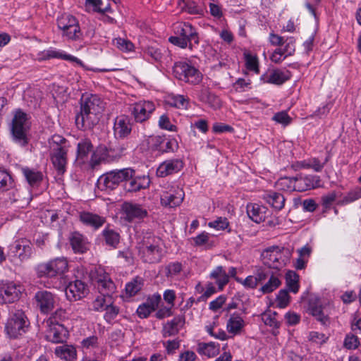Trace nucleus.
Here are the masks:
<instances>
[{
  "label": "nucleus",
  "mask_w": 361,
  "mask_h": 361,
  "mask_svg": "<svg viewBox=\"0 0 361 361\" xmlns=\"http://www.w3.org/2000/svg\"><path fill=\"white\" fill-rule=\"evenodd\" d=\"M102 4V0H85V7L87 10H89L90 8L92 7L94 12L100 13L111 12V7L109 5H107L106 7L102 8L101 7Z\"/></svg>",
  "instance_id": "8fccbe9b"
},
{
  "label": "nucleus",
  "mask_w": 361,
  "mask_h": 361,
  "mask_svg": "<svg viewBox=\"0 0 361 361\" xmlns=\"http://www.w3.org/2000/svg\"><path fill=\"white\" fill-rule=\"evenodd\" d=\"M277 305L281 308H284L290 302V295L286 289H282L279 292L276 298Z\"/></svg>",
  "instance_id": "bf43d9fd"
},
{
  "label": "nucleus",
  "mask_w": 361,
  "mask_h": 361,
  "mask_svg": "<svg viewBox=\"0 0 361 361\" xmlns=\"http://www.w3.org/2000/svg\"><path fill=\"white\" fill-rule=\"evenodd\" d=\"M321 180L317 176H298L295 177V185L296 191L303 192L311 190L320 185Z\"/></svg>",
  "instance_id": "412c9836"
},
{
  "label": "nucleus",
  "mask_w": 361,
  "mask_h": 361,
  "mask_svg": "<svg viewBox=\"0 0 361 361\" xmlns=\"http://www.w3.org/2000/svg\"><path fill=\"white\" fill-rule=\"evenodd\" d=\"M47 327L46 338L52 343L64 342L68 337V331L64 326L59 323L45 324Z\"/></svg>",
  "instance_id": "f3484780"
},
{
  "label": "nucleus",
  "mask_w": 361,
  "mask_h": 361,
  "mask_svg": "<svg viewBox=\"0 0 361 361\" xmlns=\"http://www.w3.org/2000/svg\"><path fill=\"white\" fill-rule=\"evenodd\" d=\"M74 28L69 27L68 30L62 32V36L66 37L68 40L77 41L81 39L82 32L79 26V23L73 25Z\"/></svg>",
  "instance_id": "3c124183"
},
{
  "label": "nucleus",
  "mask_w": 361,
  "mask_h": 361,
  "mask_svg": "<svg viewBox=\"0 0 361 361\" xmlns=\"http://www.w3.org/2000/svg\"><path fill=\"white\" fill-rule=\"evenodd\" d=\"M184 196L185 193L182 188L178 185H171L162 192L161 204L164 207H175L182 203Z\"/></svg>",
  "instance_id": "ddd939ff"
},
{
  "label": "nucleus",
  "mask_w": 361,
  "mask_h": 361,
  "mask_svg": "<svg viewBox=\"0 0 361 361\" xmlns=\"http://www.w3.org/2000/svg\"><path fill=\"white\" fill-rule=\"evenodd\" d=\"M290 78V73L288 71H281L279 69L269 70L261 75V80L264 83L281 85Z\"/></svg>",
  "instance_id": "aec40b11"
},
{
  "label": "nucleus",
  "mask_w": 361,
  "mask_h": 361,
  "mask_svg": "<svg viewBox=\"0 0 361 361\" xmlns=\"http://www.w3.org/2000/svg\"><path fill=\"white\" fill-rule=\"evenodd\" d=\"M267 210V207L257 204L250 203L247 205L248 216L256 223H260L265 220Z\"/></svg>",
  "instance_id": "c756f323"
},
{
  "label": "nucleus",
  "mask_w": 361,
  "mask_h": 361,
  "mask_svg": "<svg viewBox=\"0 0 361 361\" xmlns=\"http://www.w3.org/2000/svg\"><path fill=\"white\" fill-rule=\"evenodd\" d=\"M173 75L178 80L192 85H197L202 80V74L197 68L183 61L174 63Z\"/></svg>",
  "instance_id": "1a4fd4ad"
},
{
  "label": "nucleus",
  "mask_w": 361,
  "mask_h": 361,
  "mask_svg": "<svg viewBox=\"0 0 361 361\" xmlns=\"http://www.w3.org/2000/svg\"><path fill=\"white\" fill-rule=\"evenodd\" d=\"M132 128L130 118L125 115L116 118L114 125V133L117 138H125L131 133Z\"/></svg>",
  "instance_id": "5701e85b"
},
{
  "label": "nucleus",
  "mask_w": 361,
  "mask_h": 361,
  "mask_svg": "<svg viewBox=\"0 0 361 361\" xmlns=\"http://www.w3.org/2000/svg\"><path fill=\"white\" fill-rule=\"evenodd\" d=\"M111 296L100 294L92 302V308L94 311L102 312L105 310L106 305L111 302Z\"/></svg>",
  "instance_id": "49530a36"
},
{
  "label": "nucleus",
  "mask_w": 361,
  "mask_h": 361,
  "mask_svg": "<svg viewBox=\"0 0 361 361\" xmlns=\"http://www.w3.org/2000/svg\"><path fill=\"white\" fill-rule=\"evenodd\" d=\"M185 324V318L182 315L175 317L170 322H166L162 330L164 337H169L177 334Z\"/></svg>",
  "instance_id": "a878e982"
},
{
  "label": "nucleus",
  "mask_w": 361,
  "mask_h": 361,
  "mask_svg": "<svg viewBox=\"0 0 361 361\" xmlns=\"http://www.w3.org/2000/svg\"><path fill=\"white\" fill-rule=\"evenodd\" d=\"M128 184L126 185V189L128 192H137L145 189L149 186L150 180L147 176H133L128 180Z\"/></svg>",
  "instance_id": "cd10ccee"
},
{
  "label": "nucleus",
  "mask_w": 361,
  "mask_h": 361,
  "mask_svg": "<svg viewBox=\"0 0 361 361\" xmlns=\"http://www.w3.org/2000/svg\"><path fill=\"white\" fill-rule=\"evenodd\" d=\"M13 185L11 175L5 170L0 169V189L7 190Z\"/></svg>",
  "instance_id": "6e6d98bb"
},
{
  "label": "nucleus",
  "mask_w": 361,
  "mask_h": 361,
  "mask_svg": "<svg viewBox=\"0 0 361 361\" xmlns=\"http://www.w3.org/2000/svg\"><path fill=\"white\" fill-rule=\"evenodd\" d=\"M244 326L243 319L238 314H233L227 322L226 329L228 333L236 335L241 332Z\"/></svg>",
  "instance_id": "7c9ffc66"
},
{
  "label": "nucleus",
  "mask_w": 361,
  "mask_h": 361,
  "mask_svg": "<svg viewBox=\"0 0 361 361\" xmlns=\"http://www.w3.org/2000/svg\"><path fill=\"white\" fill-rule=\"evenodd\" d=\"M295 40L292 37H287L286 39H284L283 44H285V46L282 49V51L285 54L286 56H291L295 52Z\"/></svg>",
  "instance_id": "e2e57ef3"
},
{
  "label": "nucleus",
  "mask_w": 361,
  "mask_h": 361,
  "mask_svg": "<svg viewBox=\"0 0 361 361\" xmlns=\"http://www.w3.org/2000/svg\"><path fill=\"white\" fill-rule=\"evenodd\" d=\"M29 326V321L22 310L11 313L5 325V331L11 338H17L24 334Z\"/></svg>",
  "instance_id": "6e6552de"
},
{
  "label": "nucleus",
  "mask_w": 361,
  "mask_h": 361,
  "mask_svg": "<svg viewBox=\"0 0 361 361\" xmlns=\"http://www.w3.org/2000/svg\"><path fill=\"white\" fill-rule=\"evenodd\" d=\"M168 103L171 106L180 109H186L189 105L188 99L180 94L169 96Z\"/></svg>",
  "instance_id": "a18cd8bd"
},
{
  "label": "nucleus",
  "mask_w": 361,
  "mask_h": 361,
  "mask_svg": "<svg viewBox=\"0 0 361 361\" xmlns=\"http://www.w3.org/2000/svg\"><path fill=\"white\" fill-rule=\"evenodd\" d=\"M283 248L272 246L264 250L262 254L264 264L273 269H279L286 264V259L283 258Z\"/></svg>",
  "instance_id": "f8f14e48"
},
{
  "label": "nucleus",
  "mask_w": 361,
  "mask_h": 361,
  "mask_svg": "<svg viewBox=\"0 0 361 361\" xmlns=\"http://www.w3.org/2000/svg\"><path fill=\"white\" fill-rule=\"evenodd\" d=\"M361 197V188H356L350 191L343 198V202L350 203Z\"/></svg>",
  "instance_id": "774afa93"
},
{
  "label": "nucleus",
  "mask_w": 361,
  "mask_h": 361,
  "mask_svg": "<svg viewBox=\"0 0 361 361\" xmlns=\"http://www.w3.org/2000/svg\"><path fill=\"white\" fill-rule=\"evenodd\" d=\"M113 44L122 51H131L134 49L133 44L130 40L124 38H115L113 40Z\"/></svg>",
  "instance_id": "864d4df0"
},
{
  "label": "nucleus",
  "mask_w": 361,
  "mask_h": 361,
  "mask_svg": "<svg viewBox=\"0 0 361 361\" xmlns=\"http://www.w3.org/2000/svg\"><path fill=\"white\" fill-rule=\"evenodd\" d=\"M54 353L57 357L66 361H74L76 358V350L73 345H63L57 346Z\"/></svg>",
  "instance_id": "473e14b6"
},
{
  "label": "nucleus",
  "mask_w": 361,
  "mask_h": 361,
  "mask_svg": "<svg viewBox=\"0 0 361 361\" xmlns=\"http://www.w3.org/2000/svg\"><path fill=\"white\" fill-rule=\"evenodd\" d=\"M101 161H111L109 157V148L104 145H99L93 152L91 159V162L94 166L99 164Z\"/></svg>",
  "instance_id": "e433bc0d"
},
{
  "label": "nucleus",
  "mask_w": 361,
  "mask_h": 361,
  "mask_svg": "<svg viewBox=\"0 0 361 361\" xmlns=\"http://www.w3.org/2000/svg\"><path fill=\"white\" fill-rule=\"evenodd\" d=\"M276 312H269L263 315V320L266 325L278 329L280 326V323L277 321Z\"/></svg>",
  "instance_id": "69168bd1"
},
{
  "label": "nucleus",
  "mask_w": 361,
  "mask_h": 361,
  "mask_svg": "<svg viewBox=\"0 0 361 361\" xmlns=\"http://www.w3.org/2000/svg\"><path fill=\"white\" fill-rule=\"evenodd\" d=\"M208 226L218 231L225 230L228 227L229 222L226 217H218L216 220L210 221Z\"/></svg>",
  "instance_id": "052dcab7"
},
{
  "label": "nucleus",
  "mask_w": 361,
  "mask_h": 361,
  "mask_svg": "<svg viewBox=\"0 0 361 361\" xmlns=\"http://www.w3.org/2000/svg\"><path fill=\"white\" fill-rule=\"evenodd\" d=\"M106 245L116 247L120 240V236L118 233L111 229H104L102 231Z\"/></svg>",
  "instance_id": "de8ad7c7"
},
{
  "label": "nucleus",
  "mask_w": 361,
  "mask_h": 361,
  "mask_svg": "<svg viewBox=\"0 0 361 361\" xmlns=\"http://www.w3.org/2000/svg\"><path fill=\"white\" fill-rule=\"evenodd\" d=\"M104 104L101 98L96 94L82 95L80 104V113L75 118L79 128L92 129L102 117Z\"/></svg>",
  "instance_id": "f257e3e1"
},
{
  "label": "nucleus",
  "mask_w": 361,
  "mask_h": 361,
  "mask_svg": "<svg viewBox=\"0 0 361 361\" xmlns=\"http://www.w3.org/2000/svg\"><path fill=\"white\" fill-rule=\"evenodd\" d=\"M93 146L88 139H83L78 143L77 155L78 158L84 159L87 157L89 153L92 152Z\"/></svg>",
  "instance_id": "79ce46f5"
},
{
  "label": "nucleus",
  "mask_w": 361,
  "mask_h": 361,
  "mask_svg": "<svg viewBox=\"0 0 361 361\" xmlns=\"http://www.w3.org/2000/svg\"><path fill=\"white\" fill-rule=\"evenodd\" d=\"M182 9L190 14H200L202 9L197 4L192 1H187L184 3Z\"/></svg>",
  "instance_id": "680f3d73"
},
{
  "label": "nucleus",
  "mask_w": 361,
  "mask_h": 361,
  "mask_svg": "<svg viewBox=\"0 0 361 361\" xmlns=\"http://www.w3.org/2000/svg\"><path fill=\"white\" fill-rule=\"evenodd\" d=\"M310 313L323 325H328L330 323L329 317L324 313L322 306L316 302H310Z\"/></svg>",
  "instance_id": "f704fd0d"
},
{
  "label": "nucleus",
  "mask_w": 361,
  "mask_h": 361,
  "mask_svg": "<svg viewBox=\"0 0 361 361\" xmlns=\"http://www.w3.org/2000/svg\"><path fill=\"white\" fill-rule=\"evenodd\" d=\"M134 175L135 171L131 168L112 170L99 176L97 185L101 190H113L121 183L131 179Z\"/></svg>",
  "instance_id": "39448f33"
},
{
  "label": "nucleus",
  "mask_w": 361,
  "mask_h": 361,
  "mask_svg": "<svg viewBox=\"0 0 361 361\" xmlns=\"http://www.w3.org/2000/svg\"><path fill=\"white\" fill-rule=\"evenodd\" d=\"M87 285L80 280L70 282L65 289L66 295L69 300H78L87 293Z\"/></svg>",
  "instance_id": "6ab92c4d"
},
{
  "label": "nucleus",
  "mask_w": 361,
  "mask_h": 361,
  "mask_svg": "<svg viewBox=\"0 0 361 361\" xmlns=\"http://www.w3.org/2000/svg\"><path fill=\"white\" fill-rule=\"evenodd\" d=\"M50 157L59 174L65 172L67 163V152L69 147L68 141L59 135H54L49 140Z\"/></svg>",
  "instance_id": "7ed1b4c3"
},
{
  "label": "nucleus",
  "mask_w": 361,
  "mask_h": 361,
  "mask_svg": "<svg viewBox=\"0 0 361 361\" xmlns=\"http://www.w3.org/2000/svg\"><path fill=\"white\" fill-rule=\"evenodd\" d=\"M299 276L294 271H288L286 274V283L288 290L294 293L299 290Z\"/></svg>",
  "instance_id": "a19ab883"
},
{
  "label": "nucleus",
  "mask_w": 361,
  "mask_h": 361,
  "mask_svg": "<svg viewBox=\"0 0 361 361\" xmlns=\"http://www.w3.org/2000/svg\"><path fill=\"white\" fill-rule=\"evenodd\" d=\"M104 310H106L104 319L107 322H110L111 320L116 318V317L118 315L119 312V309L116 306H114L112 305V302L106 305V307Z\"/></svg>",
  "instance_id": "0e129e2a"
},
{
  "label": "nucleus",
  "mask_w": 361,
  "mask_h": 361,
  "mask_svg": "<svg viewBox=\"0 0 361 361\" xmlns=\"http://www.w3.org/2000/svg\"><path fill=\"white\" fill-rule=\"evenodd\" d=\"M78 23V20L72 15L63 14L57 19V25L60 30L64 32L69 27L74 28L73 25Z\"/></svg>",
  "instance_id": "58836bf2"
},
{
  "label": "nucleus",
  "mask_w": 361,
  "mask_h": 361,
  "mask_svg": "<svg viewBox=\"0 0 361 361\" xmlns=\"http://www.w3.org/2000/svg\"><path fill=\"white\" fill-rule=\"evenodd\" d=\"M295 177H283L278 180L276 185L279 188L284 190H295Z\"/></svg>",
  "instance_id": "4d7b16f0"
},
{
  "label": "nucleus",
  "mask_w": 361,
  "mask_h": 361,
  "mask_svg": "<svg viewBox=\"0 0 361 361\" xmlns=\"http://www.w3.org/2000/svg\"><path fill=\"white\" fill-rule=\"evenodd\" d=\"M72 249L75 253H85L89 250L87 239L78 232H73L69 237Z\"/></svg>",
  "instance_id": "393cba45"
},
{
  "label": "nucleus",
  "mask_w": 361,
  "mask_h": 361,
  "mask_svg": "<svg viewBox=\"0 0 361 361\" xmlns=\"http://www.w3.org/2000/svg\"><path fill=\"white\" fill-rule=\"evenodd\" d=\"M80 220L85 226L97 230L102 227L106 222V219L97 214L82 212L80 214Z\"/></svg>",
  "instance_id": "b1692460"
},
{
  "label": "nucleus",
  "mask_w": 361,
  "mask_h": 361,
  "mask_svg": "<svg viewBox=\"0 0 361 361\" xmlns=\"http://www.w3.org/2000/svg\"><path fill=\"white\" fill-rule=\"evenodd\" d=\"M162 240L159 237L147 233L140 243L139 251L144 262L157 263L163 257Z\"/></svg>",
  "instance_id": "20e7f679"
},
{
  "label": "nucleus",
  "mask_w": 361,
  "mask_h": 361,
  "mask_svg": "<svg viewBox=\"0 0 361 361\" xmlns=\"http://www.w3.org/2000/svg\"><path fill=\"white\" fill-rule=\"evenodd\" d=\"M121 209L123 219L128 222L140 221L148 215L147 210L142 205L131 202H125Z\"/></svg>",
  "instance_id": "4468645a"
},
{
  "label": "nucleus",
  "mask_w": 361,
  "mask_h": 361,
  "mask_svg": "<svg viewBox=\"0 0 361 361\" xmlns=\"http://www.w3.org/2000/svg\"><path fill=\"white\" fill-rule=\"evenodd\" d=\"M182 269L181 263L178 262H171L166 267V275L167 277H172L178 274Z\"/></svg>",
  "instance_id": "13d9d810"
},
{
  "label": "nucleus",
  "mask_w": 361,
  "mask_h": 361,
  "mask_svg": "<svg viewBox=\"0 0 361 361\" xmlns=\"http://www.w3.org/2000/svg\"><path fill=\"white\" fill-rule=\"evenodd\" d=\"M262 199L277 210H281L284 207L286 199L279 192L275 191L266 192L262 195Z\"/></svg>",
  "instance_id": "c85d7f7f"
},
{
  "label": "nucleus",
  "mask_w": 361,
  "mask_h": 361,
  "mask_svg": "<svg viewBox=\"0 0 361 361\" xmlns=\"http://www.w3.org/2000/svg\"><path fill=\"white\" fill-rule=\"evenodd\" d=\"M183 167V161L180 159L166 160L159 165L157 174L159 177H166L180 171Z\"/></svg>",
  "instance_id": "4be33fe9"
},
{
  "label": "nucleus",
  "mask_w": 361,
  "mask_h": 361,
  "mask_svg": "<svg viewBox=\"0 0 361 361\" xmlns=\"http://www.w3.org/2000/svg\"><path fill=\"white\" fill-rule=\"evenodd\" d=\"M167 50L165 49H161L157 47L148 46L145 48L144 53L146 56L150 57L152 60L156 62H161L164 53H166Z\"/></svg>",
  "instance_id": "37998d69"
},
{
  "label": "nucleus",
  "mask_w": 361,
  "mask_h": 361,
  "mask_svg": "<svg viewBox=\"0 0 361 361\" xmlns=\"http://www.w3.org/2000/svg\"><path fill=\"white\" fill-rule=\"evenodd\" d=\"M37 307L41 313L48 314L55 307L56 295L48 290H39L35 293Z\"/></svg>",
  "instance_id": "dca6fc26"
},
{
  "label": "nucleus",
  "mask_w": 361,
  "mask_h": 361,
  "mask_svg": "<svg viewBox=\"0 0 361 361\" xmlns=\"http://www.w3.org/2000/svg\"><path fill=\"white\" fill-rule=\"evenodd\" d=\"M197 351L202 355L207 357H214L219 353V345L214 342L200 343L197 345Z\"/></svg>",
  "instance_id": "2f4dec72"
},
{
  "label": "nucleus",
  "mask_w": 361,
  "mask_h": 361,
  "mask_svg": "<svg viewBox=\"0 0 361 361\" xmlns=\"http://www.w3.org/2000/svg\"><path fill=\"white\" fill-rule=\"evenodd\" d=\"M30 130L29 117L27 114L18 109L15 114L11 126L13 140L21 147L27 145L28 132Z\"/></svg>",
  "instance_id": "423d86ee"
},
{
  "label": "nucleus",
  "mask_w": 361,
  "mask_h": 361,
  "mask_svg": "<svg viewBox=\"0 0 361 361\" xmlns=\"http://www.w3.org/2000/svg\"><path fill=\"white\" fill-rule=\"evenodd\" d=\"M155 106L153 102L143 101L136 103L131 112L137 122H143L149 118V115L154 111Z\"/></svg>",
  "instance_id": "a211bd4d"
},
{
  "label": "nucleus",
  "mask_w": 361,
  "mask_h": 361,
  "mask_svg": "<svg viewBox=\"0 0 361 361\" xmlns=\"http://www.w3.org/2000/svg\"><path fill=\"white\" fill-rule=\"evenodd\" d=\"M174 33L176 36H171L169 41L182 49L188 47L192 49L193 44H199L198 34L195 27L188 23L179 22L173 25Z\"/></svg>",
  "instance_id": "f03ea898"
},
{
  "label": "nucleus",
  "mask_w": 361,
  "mask_h": 361,
  "mask_svg": "<svg viewBox=\"0 0 361 361\" xmlns=\"http://www.w3.org/2000/svg\"><path fill=\"white\" fill-rule=\"evenodd\" d=\"M68 317V314L66 310L62 308L57 309L49 319L45 321V324L59 323L63 322Z\"/></svg>",
  "instance_id": "09e8293b"
},
{
  "label": "nucleus",
  "mask_w": 361,
  "mask_h": 361,
  "mask_svg": "<svg viewBox=\"0 0 361 361\" xmlns=\"http://www.w3.org/2000/svg\"><path fill=\"white\" fill-rule=\"evenodd\" d=\"M39 277L52 278L61 276L68 270V263L65 257H56L39 264L36 269Z\"/></svg>",
  "instance_id": "0eeeda50"
},
{
  "label": "nucleus",
  "mask_w": 361,
  "mask_h": 361,
  "mask_svg": "<svg viewBox=\"0 0 361 361\" xmlns=\"http://www.w3.org/2000/svg\"><path fill=\"white\" fill-rule=\"evenodd\" d=\"M21 287L13 281H0V304L13 303L19 300Z\"/></svg>",
  "instance_id": "9b49d317"
},
{
  "label": "nucleus",
  "mask_w": 361,
  "mask_h": 361,
  "mask_svg": "<svg viewBox=\"0 0 361 361\" xmlns=\"http://www.w3.org/2000/svg\"><path fill=\"white\" fill-rule=\"evenodd\" d=\"M246 68L249 71H255L256 73H259V62L256 56L250 53H245Z\"/></svg>",
  "instance_id": "5fc2aeb1"
},
{
  "label": "nucleus",
  "mask_w": 361,
  "mask_h": 361,
  "mask_svg": "<svg viewBox=\"0 0 361 361\" xmlns=\"http://www.w3.org/2000/svg\"><path fill=\"white\" fill-rule=\"evenodd\" d=\"M144 280L140 276L133 278L130 282L126 285V293L128 296L135 295L142 288Z\"/></svg>",
  "instance_id": "4c0bfd02"
},
{
  "label": "nucleus",
  "mask_w": 361,
  "mask_h": 361,
  "mask_svg": "<svg viewBox=\"0 0 361 361\" xmlns=\"http://www.w3.org/2000/svg\"><path fill=\"white\" fill-rule=\"evenodd\" d=\"M22 171L27 183L31 186H37L42 180L43 174L40 171L27 167L23 168Z\"/></svg>",
  "instance_id": "c9c22d12"
},
{
  "label": "nucleus",
  "mask_w": 361,
  "mask_h": 361,
  "mask_svg": "<svg viewBox=\"0 0 361 361\" xmlns=\"http://www.w3.org/2000/svg\"><path fill=\"white\" fill-rule=\"evenodd\" d=\"M127 152V147L125 144H116L109 147V157L111 161L118 160L125 156Z\"/></svg>",
  "instance_id": "ea45409f"
},
{
  "label": "nucleus",
  "mask_w": 361,
  "mask_h": 361,
  "mask_svg": "<svg viewBox=\"0 0 361 361\" xmlns=\"http://www.w3.org/2000/svg\"><path fill=\"white\" fill-rule=\"evenodd\" d=\"M271 271L262 268L257 269L254 276L256 279V282L258 284H262L269 277Z\"/></svg>",
  "instance_id": "338daca9"
},
{
  "label": "nucleus",
  "mask_w": 361,
  "mask_h": 361,
  "mask_svg": "<svg viewBox=\"0 0 361 361\" xmlns=\"http://www.w3.org/2000/svg\"><path fill=\"white\" fill-rule=\"evenodd\" d=\"M200 98L204 102H210L212 99H214L212 107L214 109H217L221 106V102L219 97L214 94H212L207 89H202L201 90Z\"/></svg>",
  "instance_id": "603ef678"
},
{
  "label": "nucleus",
  "mask_w": 361,
  "mask_h": 361,
  "mask_svg": "<svg viewBox=\"0 0 361 361\" xmlns=\"http://www.w3.org/2000/svg\"><path fill=\"white\" fill-rule=\"evenodd\" d=\"M91 281L97 286L100 294L111 296L116 290V286L109 274L102 267H94L89 272Z\"/></svg>",
  "instance_id": "9d476101"
},
{
  "label": "nucleus",
  "mask_w": 361,
  "mask_h": 361,
  "mask_svg": "<svg viewBox=\"0 0 361 361\" xmlns=\"http://www.w3.org/2000/svg\"><path fill=\"white\" fill-rule=\"evenodd\" d=\"M280 274H274L272 271L268 277V281L265 283L260 288L263 293H270L279 288L281 284V281L279 278Z\"/></svg>",
  "instance_id": "72a5a7b5"
},
{
  "label": "nucleus",
  "mask_w": 361,
  "mask_h": 361,
  "mask_svg": "<svg viewBox=\"0 0 361 361\" xmlns=\"http://www.w3.org/2000/svg\"><path fill=\"white\" fill-rule=\"evenodd\" d=\"M40 59L42 60H47L50 59H61L66 61H69L72 62H75L76 63L79 64L80 66L82 65V61L70 54H67L65 52L60 51V50H56V49H48L45 50L41 54Z\"/></svg>",
  "instance_id": "bb28decb"
},
{
  "label": "nucleus",
  "mask_w": 361,
  "mask_h": 361,
  "mask_svg": "<svg viewBox=\"0 0 361 361\" xmlns=\"http://www.w3.org/2000/svg\"><path fill=\"white\" fill-rule=\"evenodd\" d=\"M329 156H327L324 161H321L317 158H312L302 163V166L307 169H312L316 172H319L322 170L324 165L329 161Z\"/></svg>",
  "instance_id": "c03bdc74"
},
{
  "label": "nucleus",
  "mask_w": 361,
  "mask_h": 361,
  "mask_svg": "<svg viewBox=\"0 0 361 361\" xmlns=\"http://www.w3.org/2000/svg\"><path fill=\"white\" fill-rule=\"evenodd\" d=\"M10 253L16 257L20 262L28 259L32 255V246L31 242L27 238L16 240L10 246Z\"/></svg>",
  "instance_id": "2eb2a0df"
}]
</instances>
